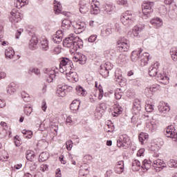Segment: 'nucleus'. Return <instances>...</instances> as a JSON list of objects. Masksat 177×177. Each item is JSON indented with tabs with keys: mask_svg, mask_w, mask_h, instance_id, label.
Here are the masks:
<instances>
[{
	"mask_svg": "<svg viewBox=\"0 0 177 177\" xmlns=\"http://www.w3.org/2000/svg\"><path fill=\"white\" fill-rule=\"evenodd\" d=\"M160 67V62H156L154 64H153L149 68V75L150 77H156V75H158V80L160 84H163V85H167L169 82V77L167 76L159 74L158 75V68Z\"/></svg>",
	"mask_w": 177,
	"mask_h": 177,
	"instance_id": "f257e3e1",
	"label": "nucleus"
},
{
	"mask_svg": "<svg viewBox=\"0 0 177 177\" xmlns=\"http://www.w3.org/2000/svg\"><path fill=\"white\" fill-rule=\"evenodd\" d=\"M73 67V61L68 58H62L59 64V73L68 74V73L72 71Z\"/></svg>",
	"mask_w": 177,
	"mask_h": 177,
	"instance_id": "f03ea898",
	"label": "nucleus"
},
{
	"mask_svg": "<svg viewBox=\"0 0 177 177\" xmlns=\"http://www.w3.org/2000/svg\"><path fill=\"white\" fill-rule=\"evenodd\" d=\"M120 20L124 26H126V27H131L136 20L135 15L132 14V12L131 11H127L122 15Z\"/></svg>",
	"mask_w": 177,
	"mask_h": 177,
	"instance_id": "7ed1b4c3",
	"label": "nucleus"
},
{
	"mask_svg": "<svg viewBox=\"0 0 177 177\" xmlns=\"http://www.w3.org/2000/svg\"><path fill=\"white\" fill-rule=\"evenodd\" d=\"M113 69V64L107 62L102 64L100 66V74L103 77V78H107L109 77L110 70Z\"/></svg>",
	"mask_w": 177,
	"mask_h": 177,
	"instance_id": "20e7f679",
	"label": "nucleus"
},
{
	"mask_svg": "<svg viewBox=\"0 0 177 177\" xmlns=\"http://www.w3.org/2000/svg\"><path fill=\"white\" fill-rule=\"evenodd\" d=\"M44 73L46 74L47 82H53L55 78H57V72L53 68H46L44 69Z\"/></svg>",
	"mask_w": 177,
	"mask_h": 177,
	"instance_id": "39448f33",
	"label": "nucleus"
},
{
	"mask_svg": "<svg viewBox=\"0 0 177 177\" xmlns=\"http://www.w3.org/2000/svg\"><path fill=\"white\" fill-rule=\"evenodd\" d=\"M75 41V35L71 34L63 40V46L65 48H71L75 51H77V48L74 47V44Z\"/></svg>",
	"mask_w": 177,
	"mask_h": 177,
	"instance_id": "423d86ee",
	"label": "nucleus"
},
{
	"mask_svg": "<svg viewBox=\"0 0 177 177\" xmlns=\"http://www.w3.org/2000/svg\"><path fill=\"white\" fill-rule=\"evenodd\" d=\"M118 147L128 149L129 147V137L127 134L120 136L117 140Z\"/></svg>",
	"mask_w": 177,
	"mask_h": 177,
	"instance_id": "0eeeda50",
	"label": "nucleus"
},
{
	"mask_svg": "<svg viewBox=\"0 0 177 177\" xmlns=\"http://www.w3.org/2000/svg\"><path fill=\"white\" fill-rule=\"evenodd\" d=\"M145 29V26L143 25H136L133 28L132 31H129L127 35L131 37V38H139L140 37V32Z\"/></svg>",
	"mask_w": 177,
	"mask_h": 177,
	"instance_id": "6e6552de",
	"label": "nucleus"
},
{
	"mask_svg": "<svg viewBox=\"0 0 177 177\" xmlns=\"http://www.w3.org/2000/svg\"><path fill=\"white\" fill-rule=\"evenodd\" d=\"M165 135L167 138H171V139H174V142H177V130L175 129V126L171 124L167 127Z\"/></svg>",
	"mask_w": 177,
	"mask_h": 177,
	"instance_id": "1a4fd4ad",
	"label": "nucleus"
},
{
	"mask_svg": "<svg viewBox=\"0 0 177 177\" xmlns=\"http://www.w3.org/2000/svg\"><path fill=\"white\" fill-rule=\"evenodd\" d=\"M153 6H154V3L151 1H145L142 5V13L145 16H149L150 13H153Z\"/></svg>",
	"mask_w": 177,
	"mask_h": 177,
	"instance_id": "9d476101",
	"label": "nucleus"
},
{
	"mask_svg": "<svg viewBox=\"0 0 177 177\" xmlns=\"http://www.w3.org/2000/svg\"><path fill=\"white\" fill-rule=\"evenodd\" d=\"M159 113H162V114H168L171 111V106L169 104L165 102H160L158 106Z\"/></svg>",
	"mask_w": 177,
	"mask_h": 177,
	"instance_id": "9b49d317",
	"label": "nucleus"
},
{
	"mask_svg": "<svg viewBox=\"0 0 177 177\" xmlns=\"http://www.w3.org/2000/svg\"><path fill=\"white\" fill-rule=\"evenodd\" d=\"M85 28H86V25L84 22L81 21L77 22L73 26L75 34H81V32L85 31Z\"/></svg>",
	"mask_w": 177,
	"mask_h": 177,
	"instance_id": "f8f14e48",
	"label": "nucleus"
},
{
	"mask_svg": "<svg viewBox=\"0 0 177 177\" xmlns=\"http://www.w3.org/2000/svg\"><path fill=\"white\" fill-rule=\"evenodd\" d=\"M117 49L119 52H128L129 49V44H128V41L125 42L119 41H118Z\"/></svg>",
	"mask_w": 177,
	"mask_h": 177,
	"instance_id": "ddd939ff",
	"label": "nucleus"
},
{
	"mask_svg": "<svg viewBox=\"0 0 177 177\" xmlns=\"http://www.w3.org/2000/svg\"><path fill=\"white\" fill-rule=\"evenodd\" d=\"M91 8L92 15H99L100 13V3L99 1L93 0Z\"/></svg>",
	"mask_w": 177,
	"mask_h": 177,
	"instance_id": "4468645a",
	"label": "nucleus"
},
{
	"mask_svg": "<svg viewBox=\"0 0 177 177\" xmlns=\"http://www.w3.org/2000/svg\"><path fill=\"white\" fill-rule=\"evenodd\" d=\"M63 30H57L56 34L53 35L52 39L55 44H60L63 39Z\"/></svg>",
	"mask_w": 177,
	"mask_h": 177,
	"instance_id": "2eb2a0df",
	"label": "nucleus"
},
{
	"mask_svg": "<svg viewBox=\"0 0 177 177\" xmlns=\"http://www.w3.org/2000/svg\"><path fill=\"white\" fill-rule=\"evenodd\" d=\"M63 30H57L56 34L53 35L52 39L55 44H60L63 39Z\"/></svg>",
	"mask_w": 177,
	"mask_h": 177,
	"instance_id": "dca6fc26",
	"label": "nucleus"
},
{
	"mask_svg": "<svg viewBox=\"0 0 177 177\" xmlns=\"http://www.w3.org/2000/svg\"><path fill=\"white\" fill-rule=\"evenodd\" d=\"M63 30H57L56 34L53 35L52 39L55 44H60L63 39Z\"/></svg>",
	"mask_w": 177,
	"mask_h": 177,
	"instance_id": "f3484780",
	"label": "nucleus"
},
{
	"mask_svg": "<svg viewBox=\"0 0 177 177\" xmlns=\"http://www.w3.org/2000/svg\"><path fill=\"white\" fill-rule=\"evenodd\" d=\"M62 9L63 8L62 7V3H60L59 1H54V12H55V15H60V13H62L65 16H67V12H62Z\"/></svg>",
	"mask_w": 177,
	"mask_h": 177,
	"instance_id": "a211bd4d",
	"label": "nucleus"
},
{
	"mask_svg": "<svg viewBox=\"0 0 177 177\" xmlns=\"http://www.w3.org/2000/svg\"><path fill=\"white\" fill-rule=\"evenodd\" d=\"M17 89V86L15 84V82H12L7 86L6 93L7 95L12 96V95H15V93L16 92Z\"/></svg>",
	"mask_w": 177,
	"mask_h": 177,
	"instance_id": "6ab92c4d",
	"label": "nucleus"
},
{
	"mask_svg": "<svg viewBox=\"0 0 177 177\" xmlns=\"http://www.w3.org/2000/svg\"><path fill=\"white\" fill-rule=\"evenodd\" d=\"M10 20L11 21V23L14 24L15 26V23H19V21H20V20H21V18L20 17V13L19 12H15L13 11L11 12V17H10Z\"/></svg>",
	"mask_w": 177,
	"mask_h": 177,
	"instance_id": "aec40b11",
	"label": "nucleus"
},
{
	"mask_svg": "<svg viewBox=\"0 0 177 177\" xmlns=\"http://www.w3.org/2000/svg\"><path fill=\"white\" fill-rule=\"evenodd\" d=\"M150 59H151L150 54H149V53H145L142 55H141L140 66L142 67L147 66Z\"/></svg>",
	"mask_w": 177,
	"mask_h": 177,
	"instance_id": "412c9836",
	"label": "nucleus"
},
{
	"mask_svg": "<svg viewBox=\"0 0 177 177\" xmlns=\"http://www.w3.org/2000/svg\"><path fill=\"white\" fill-rule=\"evenodd\" d=\"M67 86H59L57 90V95L59 97H64L67 92Z\"/></svg>",
	"mask_w": 177,
	"mask_h": 177,
	"instance_id": "4be33fe9",
	"label": "nucleus"
},
{
	"mask_svg": "<svg viewBox=\"0 0 177 177\" xmlns=\"http://www.w3.org/2000/svg\"><path fill=\"white\" fill-rule=\"evenodd\" d=\"M115 172L118 174V175H121L124 172V161L120 160L116 163Z\"/></svg>",
	"mask_w": 177,
	"mask_h": 177,
	"instance_id": "5701e85b",
	"label": "nucleus"
},
{
	"mask_svg": "<svg viewBox=\"0 0 177 177\" xmlns=\"http://www.w3.org/2000/svg\"><path fill=\"white\" fill-rule=\"evenodd\" d=\"M133 110L135 114H139V111L142 110V106L140 100L136 99L134 100Z\"/></svg>",
	"mask_w": 177,
	"mask_h": 177,
	"instance_id": "b1692460",
	"label": "nucleus"
},
{
	"mask_svg": "<svg viewBox=\"0 0 177 177\" xmlns=\"http://www.w3.org/2000/svg\"><path fill=\"white\" fill-rule=\"evenodd\" d=\"M73 47L76 48V50L78 49H82L84 48V41L78 36H75V43Z\"/></svg>",
	"mask_w": 177,
	"mask_h": 177,
	"instance_id": "393cba45",
	"label": "nucleus"
},
{
	"mask_svg": "<svg viewBox=\"0 0 177 177\" xmlns=\"http://www.w3.org/2000/svg\"><path fill=\"white\" fill-rule=\"evenodd\" d=\"M158 89H160V86L153 84L152 86L145 89V93L147 96H151V95H153V92H156V91H158Z\"/></svg>",
	"mask_w": 177,
	"mask_h": 177,
	"instance_id": "a878e982",
	"label": "nucleus"
},
{
	"mask_svg": "<svg viewBox=\"0 0 177 177\" xmlns=\"http://www.w3.org/2000/svg\"><path fill=\"white\" fill-rule=\"evenodd\" d=\"M65 75H66L67 80H68V81H75V82L78 81V75H77L75 72L71 71L70 73H65Z\"/></svg>",
	"mask_w": 177,
	"mask_h": 177,
	"instance_id": "bb28decb",
	"label": "nucleus"
},
{
	"mask_svg": "<svg viewBox=\"0 0 177 177\" xmlns=\"http://www.w3.org/2000/svg\"><path fill=\"white\" fill-rule=\"evenodd\" d=\"M151 164H153V162L151 160H144L141 166V168L143 169V172H146V171L150 169V168H151Z\"/></svg>",
	"mask_w": 177,
	"mask_h": 177,
	"instance_id": "cd10ccee",
	"label": "nucleus"
},
{
	"mask_svg": "<svg viewBox=\"0 0 177 177\" xmlns=\"http://www.w3.org/2000/svg\"><path fill=\"white\" fill-rule=\"evenodd\" d=\"M40 48L43 50H48L49 49V41H48V39L43 37L41 39L40 41Z\"/></svg>",
	"mask_w": 177,
	"mask_h": 177,
	"instance_id": "c85d7f7f",
	"label": "nucleus"
},
{
	"mask_svg": "<svg viewBox=\"0 0 177 177\" xmlns=\"http://www.w3.org/2000/svg\"><path fill=\"white\" fill-rule=\"evenodd\" d=\"M140 53H142V49L134 50L131 53V59L132 62H136L140 58Z\"/></svg>",
	"mask_w": 177,
	"mask_h": 177,
	"instance_id": "c756f323",
	"label": "nucleus"
},
{
	"mask_svg": "<svg viewBox=\"0 0 177 177\" xmlns=\"http://www.w3.org/2000/svg\"><path fill=\"white\" fill-rule=\"evenodd\" d=\"M79 10L82 13V15H85L88 13V12H89V4L80 3Z\"/></svg>",
	"mask_w": 177,
	"mask_h": 177,
	"instance_id": "7c9ffc66",
	"label": "nucleus"
},
{
	"mask_svg": "<svg viewBox=\"0 0 177 177\" xmlns=\"http://www.w3.org/2000/svg\"><path fill=\"white\" fill-rule=\"evenodd\" d=\"M151 24H152L155 28H160V27L162 26V19L154 18L151 21Z\"/></svg>",
	"mask_w": 177,
	"mask_h": 177,
	"instance_id": "2f4dec72",
	"label": "nucleus"
},
{
	"mask_svg": "<svg viewBox=\"0 0 177 177\" xmlns=\"http://www.w3.org/2000/svg\"><path fill=\"white\" fill-rule=\"evenodd\" d=\"M38 44V38L35 36L32 37L29 42V48L34 50V49H37V45Z\"/></svg>",
	"mask_w": 177,
	"mask_h": 177,
	"instance_id": "473e14b6",
	"label": "nucleus"
},
{
	"mask_svg": "<svg viewBox=\"0 0 177 177\" xmlns=\"http://www.w3.org/2000/svg\"><path fill=\"white\" fill-rule=\"evenodd\" d=\"M152 165L153 168H159V169H162L165 167L164 161L161 160V159L153 160Z\"/></svg>",
	"mask_w": 177,
	"mask_h": 177,
	"instance_id": "72a5a7b5",
	"label": "nucleus"
},
{
	"mask_svg": "<svg viewBox=\"0 0 177 177\" xmlns=\"http://www.w3.org/2000/svg\"><path fill=\"white\" fill-rule=\"evenodd\" d=\"M15 6L18 9H21L23 6H26L28 3V0H15Z\"/></svg>",
	"mask_w": 177,
	"mask_h": 177,
	"instance_id": "f704fd0d",
	"label": "nucleus"
},
{
	"mask_svg": "<svg viewBox=\"0 0 177 177\" xmlns=\"http://www.w3.org/2000/svg\"><path fill=\"white\" fill-rule=\"evenodd\" d=\"M80 104H81V102H80V100H73L70 106L71 110H73V111L76 112L80 109Z\"/></svg>",
	"mask_w": 177,
	"mask_h": 177,
	"instance_id": "c9c22d12",
	"label": "nucleus"
},
{
	"mask_svg": "<svg viewBox=\"0 0 177 177\" xmlns=\"http://www.w3.org/2000/svg\"><path fill=\"white\" fill-rule=\"evenodd\" d=\"M62 27L63 30H68L71 27V21L68 19H64L62 22Z\"/></svg>",
	"mask_w": 177,
	"mask_h": 177,
	"instance_id": "e433bc0d",
	"label": "nucleus"
},
{
	"mask_svg": "<svg viewBox=\"0 0 177 177\" xmlns=\"http://www.w3.org/2000/svg\"><path fill=\"white\" fill-rule=\"evenodd\" d=\"M76 93L78 96H86V91L81 86H77L75 88Z\"/></svg>",
	"mask_w": 177,
	"mask_h": 177,
	"instance_id": "4c0bfd02",
	"label": "nucleus"
},
{
	"mask_svg": "<svg viewBox=\"0 0 177 177\" xmlns=\"http://www.w3.org/2000/svg\"><path fill=\"white\" fill-rule=\"evenodd\" d=\"M6 57L8 59H12L15 56V50L12 48H8L5 52Z\"/></svg>",
	"mask_w": 177,
	"mask_h": 177,
	"instance_id": "58836bf2",
	"label": "nucleus"
},
{
	"mask_svg": "<svg viewBox=\"0 0 177 177\" xmlns=\"http://www.w3.org/2000/svg\"><path fill=\"white\" fill-rule=\"evenodd\" d=\"M139 142H140L141 145L145 143V141L149 139V135L146 133H141L138 136Z\"/></svg>",
	"mask_w": 177,
	"mask_h": 177,
	"instance_id": "ea45409f",
	"label": "nucleus"
},
{
	"mask_svg": "<svg viewBox=\"0 0 177 177\" xmlns=\"http://www.w3.org/2000/svg\"><path fill=\"white\" fill-rule=\"evenodd\" d=\"M170 55L174 62H177V47H172L170 49Z\"/></svg>",
	"mask_w": 177,
	"mask_h": 177,
	"instance_id": "a19ab883",
	"label": "nucleus"
},
{
	"mask_svg": "<svg viewBox=\"0 0 177 177\" xmlns=\"http://www.w3.org/2000/svg\"><path fill=\"white\" fill-rule=\"evenodd\" d=\"M26 154L28 161H34V158H35V153H34V151L31 150H28Z\"/></svg>",
	"mask_w": 177,
	"mask_h": 177,
	"instance_id": "79ce46f5",
	"label": "nucleus"
},
{
	"mask_svg": "<svg viewBox=\"0 0 177 177\" xmlns=\"http://www.w3.org/2000/svg\"><path fill=\"white\" fill-rule=\"evenodd\" d=\"M132 169L134 171H139V169H140V162L138 160H134L132 162Z\"/></svg>",
	"mask_w": 177,
	"mask_h": 177,
	"instance_id": "37998d69",
	"label": "nucleus"
},
{
	"mask_svg": "<svg viewBox=\"0 0 177 177\" xmlns=\"http://www.w3.org/2000/svg\"><path fill=\"white\" fill-rule=\"evenodd\" d=\"M104 55H106V56L108 57H110V56L111 57H117V53L115 52V50H114V49L106 50L104 52Z\"/></svg>",
	"mask_w": 177,
	"mask_h": 177,
	"instance_id": "c03bdc74",
	"label": "nucleus"
},
{
	"mask_svg": "<svg viewBox=\"0 0 177 177\" xmlns=\"http://www.w3.org/2000/svg\"><path fill=\"white\" fill-rule=\"evenodd\" d=\"M22 133L26 139H31L32 138V131L24 129Z\"/></svg>",
	"mask_w": 177,
	"mask_h": 177,
	"instance_id": "a18cd8bd",
	"label": "nucleus"
},
{
	"mask_svg": "<svg viewBox=\"0 0 177 177\" xmlns=\"http://www.w3.org/2000/svg\"><path fill=\"white\" fill-rule=\"evenodd\" d=\"M39 161H46L49 158V153L48 152H42L39 155Z\"/></svg>",
	"mask_w": 177,
	"mask_h": 177,
	"instance_id": "49530a36",
	"label": "nucleus"
},
{
	"mask_svg": "<svg viewBox=\"0 0 177 177\" xmlns=\"http://www.w3.org/2000/svg\"><path fill=\"white\" fill-rule=\"evenodd\" d=\"M77 58L79 59L80 64H84L86 62V56L84 55V54H78Z\"/></svg>",
	"mask_w": 177,
	"mask_h": 177,
	"instance_id": "de8ad7c7",
	"label": "nucleus"
},
{
	"mask_svg": "<svg viewBox=\"0 0 177 177\" xmlns=\"http://www.w3.org/2000/svg\"><path fill=\"white\" fill-rule=\"evenodd\" d=\"M24 113L26 115L30 116L31 115V113H32V108L30 105H26L24 108Z\"/></svg>",
	"mask_w": 177,
	"mask_h": 177,
	"instance_id": "09e8293b",
	"label": "nucleus"
},
{
	"mask_svg": "<svg viewBox=\"0 0 177 177\" xmlns=\"http://www.w3.org/2000/svg\"><path fill=\"white\" fill-rule=\"evenodd\" d=\"M124 93L121 91V89H116L115 91V97L117 100H120L121 97H122V95Z\"/></svg>",
	"mask_w": 177,
	"mask_h": 177,
	"instance_id": "8fccbe9b",
	"label": "nucleus"
},
{
	"mask_svg": "<svg viewBox=\"0 0 177 177\" xmlns=\"http://www.w3.org/2000/svg\"><path fill=\"white\" fill-rule=\"evenodd\" d=\"M132 85L134 86H142V82L140 80V79H133L130 80Z\"/></svg>",
	"mask_w": 177,
	"mask_h": 177,
	"instance_id": "3c124183",
	"label": "nucleus"
},
{
	"mask_svg": "<svg viewBox=\"0 0 177 177\" xmlns=\"http://www.w3.org/2000/svg\"><path fill=\"white\" fill-rule=\"evenodd\" d=\"M114 113L115 114H121L122 113V107L120 104H115Z\"/></svg>",
	"mask_w": 177,
	"mask_h": 177,
	"instance_id": "603ef678",
	"label": "nucleus"
},
{
	"mask_svg": "<svg viewBox=\"0 0 177 177\" xmlns=\"http://www.w3.org/2000/svg\"><path fill=\"white\" fill-rule=\"evenodd\" d=\"M21 97L24 102H30V95H28L26 91L21 93Z\"/></svg>",
	"mask_w": 177,
	"mask_h": 177,
	"instance_id": "864d4df0",
	"label": "nucleus"
},
{
	"mask_svg": "<svg viewBox=\"0 0 177 177\" xmlns=\"http://www.w3.org/2000/svg\"><path fill=\"white\" fill-rule=\"evenodd\" d=\"M7 135L8 130H6V128L1 129V130H0V139H3V138H6Z\"/></svg>",
	"mask_w": 177,
	"mask_h": 177,
	"instance_id": "5fc2aeb1",
	"label": "nucleus"
},
{
	"mask_svg": "<svg viewBox=\"0 0 177 177\" xmlns=\"http://www.w3.org/2000/svg\"><path fill=\"white\" fill-rule=\"evenodd\" d=\"M145 110H146V111H147V113H151V111H153V110H154V107H153V104H147L145 106Z\"/></svg>",
	"mask_w": 177,
	"mask_h": 177,
	"instance_id": "6e6d98bb",
	"label": "nucleus"
},
{
	"mask_svg": "<svg viewBox=\"0 0 177 177\" xmlns=\"http://www.w3.org/2000/svg\"><path fill=\"white\" fill-rule=\"evenodd\" d=\"M158 127V125L156 123H154V122H151L149 124V127L151 129V132H154V131H156L157 129V127Z\"/></svg>",
	"mask_w": 177,
	"mask_h": 177,
	"instance_id": "4d7b16f0",
	"label": "nucleus"
},
{
	"mask_svg": "<svg viewBox=\"0 0 177 177\" xmlns=\"http://www.w3.org/2000/svg\"><path fill=\"white\" fill-rule=\"evenodd\" d=\"M96 39H97V35H91L88 39V42H95V41H96Z\"/></svg>",
	"mask_w": 177,
	"mask_h": 177,
	"instance_id": "13d9d810",
	"label": "nucleus"
},
{
	"mask_svg": "<svg viewBox=\"0 0 177 177\" xmlns=\"http://www.w3.org/2000/svg\"><path fill=\"white\" fill-rule=\"evenodd\" d=\"M66 149L67 150L70 151L71 149H73V141L72 140H68L66 142Z\"/></svg>",
	"mask_w": 177,
	"mask_h": 177,
	"instance_id": "bf43d9fd",
	"label": "nucleus"
},
{
	"mask_svg": "<svg viewBox=\"0 0 177 177\" xmlns=\"http://www.w3.org/2000/svg\"><path fill=\"white\" fill-rule=\"evenodd\" d=\"M66 124H68V125H74V121H73V119L71 118V117L68 116L66 118Z\"/></svg>",
	"mask_w": 177,
	"mask_h": 177,
	"instance_id": "052dcab7",
	"label": "nucleus"
},
{
	"mask_svg": "<svg viewBox=\"0 0 177 177\" xmlns=\"http://www.w3.org/2000/svg\"><path fill=\"white\" fill-rule=\"evenodd\" d=\"M115 78L118 82L122 81V75L117 74V72L115 73Z\"/></svg>",
	"mask_w": 177,
	"mask_h": 177,
	"instance_id": "680f3d73",
	"label": "nucleus"
},
{
	"mask_svg": "<svg viewBox=\"0 0 177 177\" xmlns=\"http://www.w3.org/2000/svg\"><path fill=\"white\" fill-rule=\"evenodd\" d=\"M104 32L105 37H109V35L113 32V29L111 28H108L104 30Z\"/></svg>",
	"mask_w": 177,
	"mask_h": 177,
	"instance_id": "e2e57ef3",
	"label": "nucleus"
},
{
	"mask_svg": "<svg viewBox=\"0 0 177 177\" xmlns=\"http://www.w3.org/2000/svg\"><path fill=\"white\" fill-rule=\"evenodd\" d=\"M21 32H23V29L20 28L17 30V32L15 34L16 39H19V38H20V35H21Z\"/></svg>",
	"mask_w": 177,
	"mask_h": 177,
	"instance_id": "0e129e2a",
	"label": "nucleus"
},
{
	"mask_svg": "<svg viewBox=\"0 0 177 177\" xmlns=\"http://www.w3.org/2000/svg\"><path fill=\"white\" fill-rule=\"evenodd\" d=\"M48 165H41L40 166V171H41L42 172H45V171H48Z\"/></svg>",
	"mask_w": 177,
	"mask_h": 177,
	"instance_id": "69168bd1",
	"label": "nucleus"
},
{
	"mask_svg": "<svg viewBox=\"0 0 177 177\" xmlns=\"http://www.w3.org/2000/svg\"><path fill=\"white\" fill-rule=\"evenodd\" d=\"M111 6L106 5L105 6L104 12L107 13L108 15H110V12H111Z\"/></svg>",
	"mask_w": 177,
	"mask_h": 177,
	"instance_id": "338daca9",
	"label": "nucleus"
},
{
	"mask_svg": "<svg viewBox=\"0 0 177 177\" xmlns=\"http://www.w3.org/2000/svg\"><path fill=\"white\" fill-rule=\"evenodd\" d=\"M113 175V170H107L104 174L105 177H111Z\"/></svg>",
	"mask_w": 177,
	"mask_h": 177,
	"instance_id": "774afa93",
	"label": "nucleus"
}]
</instances>
